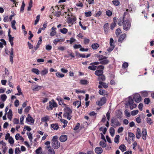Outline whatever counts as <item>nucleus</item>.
<instances>
[{
	"label": "nucleus",
	"instance_id": "nucleus-1",
	"mask_svg": "<svg viewBox=\"0 0 154 154\" xmlns=\"http://www.w3.org/2000/svg\"><path fill=\"white\" fill-rule=\"evenodd\" d=\"M128 11V9H127L126 11ZM126 15H128V12H125L123 17L119 18L118 19V23L119 26H122L124 30L128 31L130 28L131 22L128 19L125 20V17Z\"/></svg>",
	"mask_w": 154,
	"mask_h": 154
},
{
	"label": "nucleus",
	"instance_id": "nucleus-2",
	"mask_svg": "<svg viewBox=\"0 0 154 154\" xmlns=\"http://www.w3.org/2000/svg\"><path fill=\"white\" fill-rule=\"evenodd\" d=\"M64 112L63 116L68 120H70L72 117L71 114L72 113V111L66 105H64Z\"/></svg>",
	"mask_w": 154,
	"mask_h": 154
},
{
	"label": "nucleus",
	"instance_id": "nucleus-3",
	"mask_svg": "<svg viewBox=\"0 0 154 154\" xmlns=\"http://www.w3.org/2000/svg\"><path fill=\"white\" fill-rule=\"evenodd\" d=\"M58 137L57 135L53 137L52 139V143L51 145L54 149H57L60 146V143L58 140Z\"/></svg>",
	"mask_w": 154,
	"mask_h": 154
},
{
	"label": "nucleus",
	"instance_id": "nucleus-4",
	"mask_svg": "<svg viewBox=\"0 0 154 154\" xmlns=\"http://www.w3.org/2000/svg\"><path fill=\"white\" fill-rule=\"evenodd\" d=\"M49 105L47 107V109L49 110H52L54 107H57V103L52 100L51 101L49 102Z\"/></svg>",
	"mask_w": 154,
	"mask_h": 154
},
{
	"label": "nucleus",
	"instance_id": "nucleus-5",
	"mask_svg": "<svg viewBox=\"0 0 154 154\" xmlns=\"http://www.w3.org/2000/svg\"><path fill=\"white\" fill-rule=\"evenodd\" d=\"M111 125L112 126L115 127V126L113 125L114 123L116 126H118L120 125V124L119 121L115 117H112L111 120Z\"/></svg>",
	"mask_w": 154,
	"mask_h": 154
},
{
	"label": "nucleus",
	"instance_id": "nucleus-6",
	"mask_svg": "<svg viewBox=\"0 0 154 154\" xmlns=\"http://www.w3.org/2000/svg\"><path fill=\"white\" fill-rule=\"evenodd\" d=\"M133 99L135 102L139 103L141 101V97L139 94H136L134 96Z\"/></svg>",
	"mask_w": 154,
	"mask_h": 154
},
{
	"label": "nucleus",
	"instance_id": "nucleus-7",
	"mask_svg": "<svg viewBox=\"0 0 154 154\" xmlns=\"http://www.w3.org/2000/svg\"><path fill=\"white\" fill-rule=\"evenodd\" d=\"M67 22L68 24H71L72 25L74 23H76V18L75 17L72 18L69 17L67 18Z\"/></svg>",
	"mask_w": 154,
	"mask_h": 154
},
{
	"label": "nucleus",
	"instance_id": "nucleus-8",
	"mask_svg": "<svg viewBox=\"0 0 154 154\" xmlns=\"http://www.w3.org/2000/svg\"><path fill=\"white\" fill-rule=\"evenodd\" d=\"M106 99L105 97H103L101 98L100 101L97 102V104L99 106L103 105L106 102Z\"/></svg>",
	"mask_w": 154,
	"mask_h": 154
},
{
	"label": "nucleus",
	"instance_id": "nucleus-9",
	"mask_svg": "<svg viewBox=\"0 0 154 154\" xmlns=\"http://www.w3.org/2000/svg\"><path fill=\"white\" fill-rule=\"evenodd\" d=\"M26 122H30L31 125H33L34 122V119L29 114L28 115L26 119Z\"/></svg>",
	"mask_w": 154,
	"mask_h": 154
},
{
	"label": "nucleus",
	"instance_id": "nucleus-10",
	"mask_svg": "<svg viewBox=\"0 0 154 154\" xmlns=\"http://www.w3.org/2000/svg\"><path fill=\"white\" fill-rule=\"evenodd\" d=\"M99 84H100V85H98V88H102L103 87L106 88L108 87V85L107 84L101 81H100L99 82Z\"/></svg>",
	"mask_w": 154,
	"mask_h": 154
},
{
	"label": "nucleus",
	"instance_id": "nucleus-11",
	"mask_svg": "<svg viewBox=\"0 0 154 154\" xmlns=\"http://www.w3.org/2000/svg\"><path fill=\"white\" fill-rule=\"evenodd\" d=\"M51 128L52 130H57L59 128V127L57 123H53L51 124Z\"/></svg>",
	"mask_w": 154,
	"mask_h": 154
},
{
	"label": "nucleus",
	"instance_id": "nucleus-12",
	"mask_svg": "<svg viewBox=\"0 0 154 154\" xmlns=\"http://www.w3.org/2000/svg\"><path fill=\"white\" fill-rule=\"evenodd\" d=\"M67 139V137L66 135H61L59 138V140L60 141L63 142L66 141Z\"/></svg>",
	"mask_w": 154,
	"mask_h": 154
},
{
	"label": "nucleus",
	"instance_id": "nucleus-13",
	"mask_svg": "<svg viewBox=\"0 0 154 154\" xmlns=\"http://www.w3.org/2000/svg\"><path fill=\"white\" fill-rule=\"evenodd\" d=\"M76 55L77 56H79L80 57L82 58H88L91 55V54H88L86 55H85L84 54H81L78 52H76Z\"/></svg>",
	"mask_w": 154,
	"mask_h": 154
},
{
	"label": "nucleus",
	"instance_id": "nucleus-14",
	"mask_svg": "<svg viewBox=\"0 0 154 154\" xmlns=\"http://www.w3.org/2000/svg\"><path fill=\"white\" fill-rule=\"evenodd\" d=\"M95 151L97 154H100L103 152V150L100 147H97L95 149Z\"/></svg>",
	"mask_w": 154,
	"mask_h": 154
},
{
	"label": "nucleus",
	"instance_id": "nucleus-15",
	"mask_svg": "<svg viewBox=\"0 0 154 154\" xmlns=\"http://www.w3.org/2000/svg\"><path fill=\"white\" fill-rule=\"evenodd\" d=\"M147 135L146 130L145 129H143L142 133V136L143 139L144 140L146 139V136Z\"/></svg>",
	"mask_w": 154,
	"mask_h": 154
},
{
	"label": "nucleus",
	"instance_id": "nucleus-16",
	"mask_svg": "<svg viewBox=\"0 0 154 154\" xmlns=\"http://www.w3.org/2000/svg\"><path fill=\"white\" fill-rule=\"evenodd\" d=\"M104 30L105 33H108L109 30V24L108 23H106L103 26Z\"/></svg>",
	"mask_w": 154,
	"mask_h": 154
},
{
	"label": "nucleus",
	"instance_id": "nucleus-17",
	"mask_svg": "<svg viewBox=\"0 0 154 154\" xmlns=\"http://www.w3.org/2000/svg\"><path fill=\"white\" fill-rule=\"evenodd\" d=\"M126 34L125 33L121 35L119 38L118 41L120 42H122L126 37Z\"/></svg>",
	"mask_w": 154,
	"mask_h": 154
},
{
	"label": "nucleus",
	"instance_id": "nucleus-18",
	"mask_svg": "<svg viewBox=\"0 0 154 154\" xmlns=\"http://www.w3.org/2000/svg\"><path fill=\"white\" fill-rule=\"evenodd\" d=\"M13 53H14L13 48H12L11 49V52H10V61L11 63H13V57L12 56L13 55Z\"/></svg>",
	"mask_w": 154,
	"mask_h": 154
},
{
	"label": "nucleus",
	"instance_id": "nucleus-19",
	"mask_svg": "<svg viewBox=\"0 0 154 154\" xmlns=\"http://www.w3.org/2000/svg\"><path fill=\"white\" fill-rule=\"evenodd\" d=\"M103 71L102 69H100L97 70L95 71V73L96 75L97 76H100L101 75H103Z\"/></svg>",
	"mask_w": 154,
	"mask_h": 154
},
{
	"label": "nucleus",
	"instance_id": "nucleus-20",
	"mask_svg": "<svg viewBox=\"0 0 154 154\" xmlns=\"http://www.w3.org/2000/svg\"><path fill=\"white\" fill-rule=\"evenodd\" d=\"M56 99L59 102V104L60 105H61L62 104H63V107H65L64 105L66 104L64 103L63 100L61 98H57Z\"/></svg>",
	"mask_w": 154,
	"mask_h": 154
},
{
	"label": "nucleus",
	"instance_id": "nucleus-21",
	"mask_svg": "<svg viewBox=\"0 0 154 154\" xmlns=\"http://www.w3.org/2000/svg\"><path fill=\"white\" fill-rule=\"evenodd\" d=\"M56 28L54 27H53L51 28L52 31L50 33V35L51 36L55 35L56 34V32L55 31Z\"/></svg>",
	"mask_w": 154,
	"mask_h": 154
},
{
	"label": "nucleus",
	"instance_id": "nucleus-22",
	"mask_svg": "<svg viewBox=\"0 0 154 154\" xmlns=\"http://www.w3.org/2000/svg\"><path fill=\"white\" fill-rule=\"evenodd\" d=\"M136 137L138 139H139L141 137V131L139 128H137V129Z\"/></svg>",
	"mask_w": 154,
	"mask_h": 154
},
{
	"label": "nucleus",
	"instance_id": "nucleus-23",
	"mask_svg": "<svg viewBox=\"0 0 154 154\" xmlns=\"http://www.w3.org/2000/svg\"><path fill=\"white\" fill-rule=\"evenodd\" d=\"M119 149H120L122 152L126 150V147L125 145L122 144L119 147Z\"/></svg>",
	"mask_w": 154,
	"mask_h": 154
},
{
	"label": "nucleus",
	"instance_id": "nucleus-24",
	"mask_svg": "<svg viewBox=\"0 0 154 154\" xmlns=\"http://www.w3.org/2000/svg\"><path fill=\"white\" fill-rule=\"evenodd\" d=\"M73 104L74 106H76L77 105V108H79L80 106H81V102L79 101H76L74 102Z\"/></svg>",
	"mask_w": 154,
	"mask_h": 154
},
{
	"label": "nucleus",
	"instance_id": "nucleus-25",
	"mask_svg": "<svg viewBox=\"0 0 154 154\" xmlns=\"http://www.w3.org/2000/svg\"><path fill=\"white\" fill-rule=\"evenodd\" d=\"M106 142L105 141H101L100 143V145L103 148H104L106 146Z\"/></svg>",
	"mask_w": 154,
	"mask_h": 154
},
{
	"label": "nucleus",
	"instance_id": "nucleus-26",
	"mask_svg": "<svg viewBox=\"0 0 154 154\" xmlns=\"http://www.w3.org/2000/svg\"><path fill=\"white\" fill-rule=\"evenodd\" d=\"M109 133L111 135L112 137H113L114 135L115 130L114 128L112 127H111L109 129Z\"/></svg>",
	"mask_w": 154,
	"mask_h": 154
},
{
	"label": "nucleus",
	"instance_id": "nucleus-27",
	"mask_svg": "<svg viewBox=\"0 0 154 154\" xmlns=\"http://www.w3.org/2000/svg\"><path fill=\"white\" fill-rule=\"evenodd\" d=\"M112 2L114 5L116 6L119 5L120 4V2L119 0H113Z\"/></svg>",
	"mask_w": 154,
	"mask_h": 154
},
{
	"label": "nucleus",
	"instance_id": "nucleus-28",
	"mask_svg": "<svg viewBox=\"0 0 154 154\" xmlns=\"http://www.w3.org/2000/svg\"><path fill=\"white\" fill-rule=\"evenodd\" d=\"M99 46V45L97 43H94L91 45L92 48L93 49H96L98 48Z\"/></svg>",
	"mask_w": 154,
	"mask_h": 154
},
{
	"label": "nucleus",
	"instance_id": "nucleus-29",
	"mask_svg": "<svg viewBox=\"0 0 154 154\" xmlns=\"http://www.w3.org/2000/svg\"><path fill=\"white\" fill-rule=\"evenodd\" d=\"M16 22L15 20H12L11 22V26L14 29L16 30L17 29L16 27L15 26Z\"/></svg>",
	"mask_w": 154,
	"mask_h": 154
},
{
	"label": "nucleus",
	"instance_id": "nucleus-30",
	"mask_svg": "<svg viewBox=\"0 0 154 154\" xmlns=\"http://www.w3.org/2000/svg\"><path fill=\"white\" fill-rule=\"evenodd\" d=\"M32 0H30L29 3V6L27 8V10L28 11H29L31 10V8L32 7Z\"/></svg>",
	"mask_w": 154,
	"mask_h": 154
},
{
	"label": "nucleus",
	"instance_id": "nucleus-31",
	"mask_svg": "<svg viewBox=\"0 0 154 154\" xmlns=\"http://www.w3.org/2000/svg\"><path fill=\"white\" fill-rule=\"evenodd\" d=\"M119 137H120V136H119V135H116V136H115V137L114 138V142L115 143H119Z\"/></svg>",
	"mask_w": 154,
	"mask_h": 154
},
{
	"label": "nucleus",
	"instance_id": "nucleus-32",
	"mask_svg": "<svg viewBox=\"0 0 154 154\" xmlns=\"http://www.w3.org/2000/svg\"><path fill=\"white\" fill-rule=\"evenodd\" d=\"M99 94L101 95H105L106 94V92L105 90L100 89L99 91Z\"/></svg>",
	"mask_w": 154,
	"mask_h": 154
},
{
	"label": "nucleus",
	"instance_id": "nucleus-33",
	"mask_svg": "<svg viewBox=\"0 0 154 154\" xmlns=\"http://www.w3.org/2000/svg\"><path fill=\"white\" fill-rule=\"evenodd\" d=\"M60 31L62 33L65 34L67 32L68 29L65 28H64L62 29H60Z\"/></svg>",
	"mask_w": 154,
	"mask_h": 154
},
{
	"label": "nucleus",
	"instance_id": "nucleus-34",
	"mask_svg": "<svg viewBox=\"0 0 154 154\" xmlns=\"http://www.w3.org/2000/svg\"><path fill=\"white\" fill-rule=\"evenodd\" d=\"M109 61L106 59L102 60L100 62V63L102 64H106L108 63Z\"/></svg>",
	"mask_w": 154,
	"mask_h": 154
},
{
	"label": "nucleus",
	"instance_id": "nucleus-35",
	"mask_svg": "<svg viewBox=\"0 0 154 154\" xmlns=\"http://www.w3.org/2000/svg\"><path fill=\"white\" fill-rule=\"evenodd\" d=\"M98 76V79L99 80L104 81L105 80V77L104 75H101Z\"/></svg>",
	"mask_w": 154,
	"mask_h": 154
},
{
	"label": "nucleus",
	"instance_id": "nucleus-36",
	"mask_svg": "<svg viewBox=\"0 0 154 154\" xmlns=\"http://www.w3.org/2000/svg\"><path fill=\"white\" fill-rule=\"evenodd\" d=\"M62 39H59V38H56L55 39V40L54 41V44L56 45L57 43L58 42H62Z\"/></svg>",
	"mask_w": 154,
	"mask_h": 154
},
{
	"label": "nucleus",
	"instance_id": "nucleus-37",
	"mask_svg": "<svg viewBox=\"0 0 154 154\" xmlns=\"http://www.w3.org/2000/svg\"><path fill=\"white\" fill-rule=\"evenodd\" d=\"M97 57L100 60H103L106 59L107 58L106 57L102 55H97Z\"/></svg>",
	"mask_w": 154,
	"mask_h": 154
},
{
	"label": "nucleus",
	"instance_id": "nucleus-38",
	"mask_svg": "<svg viewBox=\"0 0 154 154\" xmlns=\"http://www.w3.org/2000/svg\"><path fill=\"white\" fill-rule=\"evenodd\" d=\"M25 6V4L24 3V2H23L22 4V5L21 7L20 11L22 13H23V11L24 9V7Z\"/></svg>",
	"mask_w": 154,
	"mask_h": 154
},
{
	"label": "nucleus",
	"instance_id": "nucleus-39",
	"mask_svg": "<svg viewBox=\"0 0 154 154\" xmlns=\"http://www.w3.org/2000/svg\"><path fill=\"white\" fill-rule=\"evenodd\" d=\"M56 75L58 78H63L64 76V75L60 72H57Z\"/></svg>",
	"mask_w": 154,
	"mask_h": 154
},
{
	"label": "nucleus",
	"instance_id": "nucleus-40",
	"mask_svg": "<svg viewBox=\"0 0 154 154\" xmlns=\"http://www.w3.org/2000/svg\"><path fill=\"white\" fill-rule=\"evenodd\" d=\"M88 83V81L86 80H81L80 81V83L83 85H85Z\"/></svg>",
	"mask_w": 154,
	"mask_h": 154
},
{
	"label": "nucleus",
	"instance_id": "nucleus-41",
	"mask_svg": "<svg viewBox=\"0 0 154 154\" xmlns=\"http://www.w3.org/2000/svg\"><path fill=\"white\" fill-rule=\"evenodd\" d=\"M32 71L33 72L35 73L37 75H38L39 74V70L37 69L33 68L32 69Z\"/></svg>",
	"mask_w": 154,
	"mask_h": 154
},
{
	"label": "nucleus",
	"instance_id": "nucleus-42",
	"mask_svg": "<svg viewBox=\"0 0 154 154\" xmlns=\"http://www.w3.org/2000/svg\"><path fill=\"white\" fill-rule=\"evenodd\" d=\"M42 148L40 147L35 150V153L36 154H40L41 153H42Z\"/></svg>",
	"mask_w": 154,
	"mask_h": 154
},
{
	"label": "nucleus",
	"instance_id": "nucleus-43",
	"mask_svg": "<svg viewBox=\"0 0 154 154\" xmlns=\"http://www.w3.org/2000/svg\"><path fill=\"white\" fill-rule=\"evenodd\" d=\"M40 17V15H38L36 17V19L35 20V23H34L35 25H36L38 23V21L39 20Z\"/></svg>",
	"mask_w": 154,
	"mask_h": 154
},
{
	"label": "nucleus",
	"instance_id": "nucleus-44",
	"mask_svg": "<svg viewBox=\"0 0 154 154\" xmlns=\"http://www.w3.org/2000/svg\"><path fill=\"white\" fill-rule=\"evenodd\" d=\"M48 152V154H55L54 151L52 148L49 149Z\"/></svg>",
	"mask_w": 154,
	"mask_h": 154
},
{
	"label": "nucleus",
	"instance_id": "nucleus-45",
	"mask_svg": "<svg viewBox=\"0 0 154 154\" xmlns=\"http://www.w3.org/2000/svg\"><path fill=\"white\" fill-rule=\"evenodd\" d=\"M139 111L138 110H133L131 112V114L132 116H135L138 113Z\"/></svg>",
	"mask_w": 154,
	"mask_h": 154
},
{
	"label": "nucleus",
	"instance_id": "nucleus-46",
	"mask_svg": "<svg viewBox=\"0 0 154 154\" xmlns=\"http://www.w3.org/2000/svg\"><path fill=\"white\" fill-rule=\"evenodd\" d=\"M76 5L77 7L82 8L83 7V4L81 2L79 1L76 4Z\"/></svg>",
	"mask_w": 154,
	"mask_h": 154
},
{
	"label": "nucleus",
	"instance_id": "nucleus-47",
	"mask_svg": "<svg viewBox=\"0 0 154 154\" xmlns=\"http://www.w3.org/2000/svg\"><path fill=\"white\" fill-rule=\"evenodd\" d=\"M130 109L132 110L133 109L135 108L136 107L137 105L136 104L132 103L129 105Z\"/></svg>",
	"mask_w": 154,
	"mask_h": 154
},
{
	"label": "nucleus",
	"instance_id": "nucleus-48",
	"mask_svg": "<svg viewBox=\"0 0 154 154\" xmlns=\"http://www.w3.org/2000/svg\"><path fill=\"white\" fill-rule=\"evenodd\" d=\"M27 134L28 136V138L29 139L30 141H32V134L30 132H27Z\"/></svg>",
	"mask_w": 154,
	"mask_h": 154
},
{
	"label": "nucleus",
	"instance_id": "nucleus-49",
	"mask_svg": "<svg viewBox=\"0 0 154 154\" xmlns=\"http://www.w3.org/2000/svg\"><path fill=\"white\" fill-rule=\"evenodd\" d=\"M55 15L57 17H59L61 14L60 11H57L55 13Z\"/></svg>",
	"mask_w": 154,
	"mask_h": 154
},
{
	"label": "nucleus",
	"instance_id": "nucleus-50",
	"mask_svg": "<svg viewBox=\"0 0 154 154\" xmlns=\"http://www.w3.org/2000/svg\"><path fill=\"white\" fill-rule=\"evenodd\" d=\"M1 97L2 100L4 101L7 99V97L6 95L4 94L1 95Z\"/></svg>",
	"mask_w": 154,
	"mask_h": 154
},
{
	"label": "nucleus",
	"instance_id": "nucleus-51",
	"mask_svg": "<svg viewBox=\"0 0 154 154\" xmlns=\"http://www.w3.org/2000/svg\"><path fill=\"white\" fill-rule=\"evenodd\" d=\"M106 14L108 17H110L112 15V12L110 10H107L106 11Z\"/></svg>",
	"mask_w": 154,
	"mask_h": 154
},
{
	"label": "nucleus",
	"instance_id": "nucleus-52",
	"mask_svg": "<svg viewBox=\"0 0 154 154\" xmlns=\"http://www.w3.org/2000/svg\"><path fill=\"white\" fill-rule=\"evenodd\" d=\"M121 33V30L120 29H117L116 31V35L118 36Z\"/></svg>",
	"mask_w": 154,
	"mask_h": 154
},
{
	"label": "nucleus",
	"instance_id": "nucleus-53",
	"mask_svg": "<svg viewBox=\"0 0 154 154\" xmlns=\"http://www.w3.org/2000/svg\"><path fill=\"white\" fill-rule=\"evenodd\" d=\"M8 142L11 144H13L14 143V140L12 137H10L8 139Z\"/></svg>",
	"mask_w": 154,
	"mask_h": 154
},
{
	"label": "nucleus",
	"instance_id": "nucleus-54",
	"mask_svg": "<svg viewBox=\"0 0 154 154\" xmlns=\"http://www.w3.org/2000/svg\"><path fill=\"white\" fill-rule=\"evenodd\" d=\"M85 15L87 17H89L91 16L92 15V13L91 11H88L85 13Z\"/></svg>",
	"mask_w": 154,
	"mask_h": 154
},
{
	"label": "nucleus",
	"instance_id": "nucleus-55",
	"mask_svg": "<svg viewBox=\"0 0 154 154\" xmlns=\"http://www.w3.org/2000/svg\"><path fill=\"white\" fill-rule=\"evenodd\" d=\"M134 103L133 100L131 98L129 97L128 101V104L129 105Z\"/></svg>",
	"mask_w": 154,
	"mask_h": 154
},
{
	"label": "nucleus",
	"instance_id": "nucleus-56",
	"mask_svg": "<svg viewBox=\"0 0 154 154\" xmlns=\"http://www.w3.org/2000/svg\"><path fill=\"white\" fill-rule=\"evenodd\" d=\"M49 119L48 116L42 117L41 118V121L42 122H46Z\"/></svg>",
	"mask_w": 154,
	"mask_h": 154
},
{
	"label": "nucleus",
	"instance_id": "nucleus-57",
	"mask_svg": "<svg viewBox=\"0 0 154 154\" xmlns=\"http://www.w3.org/2000/svg\"><path fill=\"white\" fill-rule=\"evenodd\" d=\"M100 130L101 131H102L104 134H105L107 131V129L106 128H100Z\"/></svg>",
	"mask_w": 154,
	"mask_h": 154
},
{
	"label": "nucleus",
	"instance_id": "nucleus-58",
	"mask_svg": "<svg viewBox=\"0 0 154 154\" xmlns=\"http://www.w3.org/2000/svg\"><path fill=\"white\" fill-rule=\"evenodd\" d=\"M90 40L86 38H84V44L85 45L88 44L90 42Z\"/></svg>",
	"mask_w": 154,
	"mask_h": 154
},
{
	"label": "nucleus",
	"instance_id": "nucleus-59",
	"mask_svg": "<svg viewBox=\"0 0 154 154\" xmlns=\"http://www.w3.org/2000/svg\"><path fill=\"white\" fill-rule=\"evenodd\" d=\"M115 47V46H110L108 49L107 51L109 52H110L113 50Z\"/></svg>",
	"mask_w": 154,
	"mask_h": 154
},
{
	"label": "nucleus",
	"instance_id": "nucleus-60",
	"mask_svg": "<svg viewBox=\"0 0 154 154\" xmlns=\"http://www.w3.org/2000/svg\"><path fill=\"white\" fill-rule=\"evenodd\" d=\"M48 72V70L47 69H45L42 71L41 74L42 75H44L47 73Z\"/></svg>",
	"mask_w": 154,
	"mask_h": 154
},
{
	"label": "nucleus",
	"instance_id": "nucleus-61",
	"mask_svg": "<svg viewBox=\"0 0 154 154\" xmlns=\"http://www.w3.org/2000/svg\"><path fill=\"white\" fill-rule=\"evenodd\" d=\"M73 48L75 49H77L79 48H81L82 46L81 45L75 44L73 46Z\"/></svg>",
	"mask_w": 154,
	"mask_h": 154
},
{
	"label": "nucleus",
	"instance_id": "nucleus-62",
	"mask_svg": "<svg viewBox=\"0 0 154 154\" xmlns=\"http://www.w3.org/2000/svg\"><path fill=\"white\" fill-rule=\"evenodd\" d=\"M20 151L19 148H16L15 150V153L16 154H19L20 153Z\"/></svg>",
	"mask_w": 154,
	"mask_h": 154
},
{
	"label": "nucleus",
	"instance_id": "nucleus-63",
	"mask_svg": "<svg viewBox=\"0 0 154 154\" xmlns=\"http://www.w3.org/2000/svg\"><path fill=\"white\" fill-rule=\"evenodd\" d=\"M116 26V23H112L110 25V29L113 30L114 28Z\"/></svg>",
	"mask_w": 154,
	"mask_h": 154
},
{
	"label": "nucleus",
	"instance_id": "nucleus-64",
	"mask_svg": "<svg viewBox=\"0 0 154 154\" xmlns=\"http://www.w3.org/2000/svg\"><path fill=\"white\" fill-rule=\"evenodd\" d=\"M52 48V46L49 45H46L45 47L46 49L48 51L51 50V49Z\"/></svg>",
	"mask_w": 154,
	"mask_h": 154
}]
</instances>
